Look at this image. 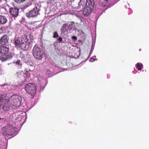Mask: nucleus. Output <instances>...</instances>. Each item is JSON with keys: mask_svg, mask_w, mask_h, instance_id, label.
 <instances>
[{"mask_svg": "<svg viewBox=\"0 0 149 149\" xmlns=\"http://www.w3.org/2000/svg\"><path fill=\"white\" fill-rule=\"evenodd\" d=\"M12 106L9 99H6L5 95L2 94L0 95V108L4 111H8Z\"/></svg>", "mask_w": 149, "mask_h": 149, "instance_id": "nucleus-1", "label": "nucleus"}, {"mask_svg": "<svg viewBox=\"0 0 149 149\" xmlns=\"http://www.w3.org/2000/svg\"><path fill=\"white\" fill-rule=\"evenodd\" d=\"M94 4L93 0H86V7L84 8L83 11V14L84 16H87L91 14Z\"/></svg>", "mask_w": 149, "mask_h": 149, "instance_id": "nucleus-2", "label": "nucleus"}, {"mask_svg": "<svg viewBox=\"0 0 149 149\" xmlns=\"http://www.w3.org/2000/svg\"><path fill=\"white\" fill-rule=\"evenodd\" d=\"M9 102L12 105L19 107L22 101V97L19 95H13L9 99Z\"/></svg>", "mask_w": 149, "mask_h": 149, "instance_id": "nucleus-3", "label": "nucleus"}, {"mask_svg": "<svg viewBox=\"0 0 149 149\" xmlns=\"http://www.w3.org/2000/svg\"><path fill=\"white\" fill-rule=\"evenodd\" d=\"M25 89L27 93L31 96H34L35 95L36 88L35 83H29L26 84L25 87Z\"/></svg>", "mask_w": 149, "mask_h": 149, "instance_id": "nucleus-4", "label": "nucleus"}, {"mask_svg": "<svg viewBox=\"0 0 149 149\" xmlns=\"http://www.w3.org/2000/svg\"><path fill=\"white\" fill-rule=\"evenodd\" d=\"M42 50L37 45H35L33 49V55L35 58L38 60H41L44 57Z\"/></svg>", "mask_w": 149, "mask_h": 149, "instance_id": "nucleus-5", "label": "nucleus"}, {"mask_svg": "<svg viewBox=\"0 0 149 149\" xmlns=\"http://www.w3.org/2000/svg\"><path fill=\"white\" fill-rule=\"evenodd\" d=\"M15 128L12 125H8L3 127L1 130L2 133L5 135L11 136L14 133Z\"/></svg>", "mask_w": 149, "mask_h": 149, "instance_id": "nucleus-6", "label": "nucleus"}, {"mask_svg": "<svg viewBox=\"0 0 149 149\" xmlns=\"http://www.w3.org/2000/svg\"><path fill=\"white\" fill-rule=\"evenodd\" d=\"M39 9L37 7H36L29 12L26 13V15L29 17H35L39 14Z\"/></svg>", "mask_w": 149, "mask_h": 149, "instance_id": "nucleus-7", "label": "nucleus"}, {"mask_svg": "<svg viewBox=\"0 0 149 149\" xmlns=\"http://www.w3.org/2000/svg\"><path fill=\"white\" fill-rule=\"evenodd\" d=\"M33 37L31 36V34L29 33L25 34L24 36L21 38L22 41H24L28 44H30L32 42Z\"/></svg>", "mask_w": 149, "mask_h": 149, "instance_id": "nucleus-8", "label": "nucleus"}, {"mask_svg": "<svg viewBox=\"0 0 149 149\" xmlns=\"http://www.w3.org/2000/svg\"><path fill=\"white\" fill-rule=\"evenodd\" d=\"M9 38L7 35L3 36L0 39V45L4 46L8 43Z\"/></svg>", "mask_w": 149, "mask_h": 149, "instance_id": "nucleus-9", "label": "nucleus"}, {"mask_svg": "<svg viewBox=\"0 0 149 149\" xmlns=\"http://www.w3.org/2000/svg\"><path fill=\"white\" fill-rule=\"evenodd\" d=\"M19 9L17 8L11 7L10 8V13L13 17H16L18 15Z\"/></svg>", "mask_w": 149, "mask_h": 149, "instance_id": "nucleus-10", "label": "nucleus"}, {"mask_svg": "<svg viewBox=\"0 0 149 149\" xmlns=\"http://www.w3.org/2000/svg\"><path fill=\"white\" fill-rule=\"evenodd\" d=\"M13 56L10 54H2L0 57V60L2 61H5L7 60L11 59Z\"/></svg>", "mask_w": 149, "mask_h": 149, "instance_id": "nucleus-11", "label": "nucleus"}, {"mask_svg": "<svg viewBox=\"0 0 149 149\" xmlns=\"http://www.w3.org/2000/svg\"><path fill=\"white\" fill-rule=\"evenodd\" d=\"M24 41H22L19 48L21 49H26L29 47V44L26 43Z\"/></svg>", "mask_w": 149, "mask_h": 149, "instance_id": "nucleus-12", "label": "nucleus"}, {"mask_svg": "<svg viewBox=\"0 0 149 149\" xmlns=\"http://www.w3.org/2000/svg\"><path fill=\"white\" fill-rule=\"evenodd\" d=\"M2 54H8L9 52V48L7 47H1Z\"/></svg>", "mask_w": 149, "mask_h": 149, "instance_id": "nucleus-13", "label": "nucleus"}, {"mask_svg": "<svg viewBox=\"0 0 149 149\" xmlns=\"http://www.w3.org/2000/svg\"><path fill=\"white\" fill-rule=\"evenodd\" d=\"M7 21L6 17L4 16L0 15V24H4Z\"/></svg>", "mask_w": 149, "mask_h": 149, "instance_id": "nucleus-14", "label": "nucleus"}, {"mask_svg": "<svg viewBox=\"0 0 149 149\" xmlns=\"http://www.w3.org/2000/svg\"><path fill=\"white\" fill-rule=\"evenodd\" d=\"M85 0H80L78 6L77 7L78 9H82L85 6Z\"/></svg>", "mask_w": 149, "mask_h": 149, "instance_id": "nucleus-15", "label": "nucleus"}, {"mask_svg": "<svg viewBox=\"0 0 149 149\" xmlns=\"http://www.w3.org/2000/svg\"><path fill=\"white\" fill-rule=\"evenodd\" d=\"M143 67V64L140 63H138L136 64V67L139 70H141L142 69L141 67Z\"/></svg>", "mask_w": 149, "mask_h": 149, "instance_id": "nucleus-16", "label": "nucleus"}, {"mask_svg": "<svg viewBox=\"0 0 149 149\" xmlns=\"http://www.w3.org/2000/svg\"><path fill=\"white\" fill-rule=\"evenodd\" d=\"M21 43H20V41L18 40H16L15 42V44L16 46L18 48H19Z\"/></svg>", "mask_w": 149, "mask_h": 149, "instance_id": "nucleus-17", "label": "nucleus"}, {"mask_svg": "<svg viewBox=\"0 0 149 149\" xmlns=\"http://www.w3.org/2000/svg\"><path fill=\"white\" fill-rule=\"evenodd\" d=\"M58 37V35L57 32H54L53 34V37L55 38Z\"/></svg>", "mask_w": 149, "mask_h": 149, "instance_id": "nucleus-18", "label": "nucleus"}, {"mask_svg": "<svg viewBox=\"0 0 149 149\" xmlns=\"http://www.w3.org/2000/svg\"><path fill=\"white\" fill-rule=\"evenodd\" d=\"M20 62V60H18L15 62V63L17 65H19Z\"/></svg>", "mask_w": 149, "mask_h": 149, "instance_id": "nucleus-19", "label": "nucleus"}, {"mask_svg": "<svg viewBox=\"0 0 149 149\" xmlns=\"http://www.w3.org/2000/svg\"><path fill=\"white\" fill-rule=\"evenodd\" d=\"M68 24H63L62 26V28H65L68 26Z\"/></svg>", "mask_w": 149, "mask_h": 149, "instance_id": "nucleus-20", "label": "nucleus"}, {"mask_svg": "<svg viewBox=\"0 0 149 149\" xmlns=\"http://www.w3.org/2000/svg\"><path fill=\"white\" fill-rule=\"evenodd\" d=\"M58 40L59 42H61L62 40V38L61 37H59L58 38Z\"/></svg>", "mask_w": 149, "mask_h": 149, "instance_id": "nucleus-21", "label": "nucleus"}, {"mask_svg": "<svg viewBox=\"0 0 149 149\" xmlns=\"http://www.w3.org/2000/svg\"><path fill=\"white\" fill-rule=\"evenodd\" d=\"M72 38L73 39H75V40H76L77 39V38H76V37H75V36H73L72 37Z\"/></svg>", "mask_w": 149, "mask_h": 149, "instance_id": "nucleus-22", "label": "nucleus"}, {"mask_svg": "<svg viewBox=\"0 0 149 149\" xmlns=\"http://www.w3.org/2000/svg\"><path fill=\"white\" fill-rule=\"evenodd\" d=\"M26 0H21V1H22V2H23V1H25Z\"/></svg>", "mask_w": 149, "mask_h": 149, "instance_id": "nucleus-23", "label": "nucleus"}, {"mask_svg": "<svg viewBox=\"0 0 149 149\" xmlns=\"http://www.w3.org/2000/svg\"><path fill=\"white\" fill-rule=\"evenodd\" d=\"M27 70V69L26 68L25 69V71H26L27 72V71L26 70Z\"/></svg>", "mask_w": 149, "mask_h": 149, "instance_id": "nucleus-24", "label": "nucleus"}, {"mask_svg": "<svg viewBox=\"0 0 149 149\" xmlns=\"http://www.w3.org/2000/svg\"><path fill=\"white\" fill-rule=\"evenodd\" d=\"M1 119H2V118L0 117V120H1Z\"/></svg>", "mask_w": 149, "mask_h": 149, "instance_id": "nucleus-25", "label": "nucleus"}, {"mask_svg": "<svg viewBox=\"0 0 149 149\" xmlns=\"http://www.w3.org/2000/svg\"><path fill=\"white\" fill-rule=\"evenodd\" d=\"M105 1H107L108 0H105Z\"/></svg>", "mask_w": 149, "mask_h": 149, "instance_id": "nucleus-26", "label": "nucleus"}]
</instances>
